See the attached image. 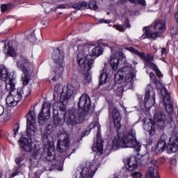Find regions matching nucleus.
<instances>
[{
    "label": "nucleus",
    "mask_w": 178,
    "mask_h": 178,
    "mask_svg": "<svg viewBox=\"0 0 178 178\" xmlns=\"http://www.w3.org/2000/svg\"><path fill=\"white\" fill-rule=\"evenodd\" d=\"M140 165H145L147 163V159H145L144 157H142L140 160Z\"/></svg>",
    "instance_id": "obj_47"
},
{
    "label": "nucleus",
    "mask_w": 178,
    "mask_h": 178,
    "mask_svg": "<svg viewBox=\"0 0 178 178\" xmlns=\"http://www.w3.org/2000/svg\"><path fill=\"white\" fill-rule=\"evenodd\" d=\"M127 49L129 51V52L135 54V55H138V56L140 58L141 60L145 63V66H147V67H149L150 69L154 70L158 77H161V76H162V72H161L156 65L152 63V61L154 60V56L150 54L145 55V54L138 51V50L134 49V47H128L127 48Z\"/></svg>",
    "instance_id": "obj_6"
},
{
    "label": "nucleus",
    "mask_w": 178,
    "mask_h": 178,
    "mask_svg": "<svg viewBox=\"0 0 178 178\" xmlns=\"http://www.w3.org/2000/svg\"><path fill=\"white\" fill-rule=\"evenodd\" d=\"M146 178H159V172L158 169L154 166H150L149 172L146 174Z\"/></svg>",
    "instance_id": "obj_27"
},
{
    "label": "nucleus",
    "mask_w": 178,
    "mask_h": 178,
    "mask_svg": "<svg viewBox=\"0 0 178 178\" xmlns=\"http://www.w3.org/2000/svg\"><path fill=\"white\" fill-rule=\"evenodd\" d=\"M0 178H2V175L0 174Z\"/></svg>",
    "instance_id": "obj_62"
},
{
    "label": "nucleus",
    "mask_w": 178,
    "mask_h": 178,
    "mask_svg": "<svg viewBox=\"0 0 178 178\" xmlns=\"http://www.w3.org/2000/svg\"><path fill=\"white\" fill-rule=\"evenodd\" d=\"M26 117L27 118V120H26L27 134L29 137H31V136H34V134L35 133V127H34V124L35 123L37 117L35 116V113L31 111H29V113L26 115Z\"/></svg>",
    "instance_id": "obj_15"
},
{
    "label": "nucleus",
    "mask_w": 178,
    "mask_h": 178,
    "mask_svg": "<svg viewBox=\"0 0 178 178\" xmlns=\"http://www.w3.org/2000/svg\"><path fill=\"white\" fill-rule=\"evenodd\" d=\"M154 120L156 124L159 129H165L166 124H168V120H166V115L163 111H156L154 115Z\"/></svg>",
    "instance_id": "obj_18"
},
{
    "label": "nucleus",
    "mask_w": 178,
    "mask_h": 178,
    "mask_svg": "<svg viewBox=\"0 0 178 178\" xmlns=\"http://www.w3.org/2000/svg\"><path fill=\"white\" fill-rule=\"evenodd\" d=\"M1 12L2 13L6 12V10H9V6L6 5V4H3L1 6Z\"/></svg>",
    "instance_id": "obj_42"
},
{
    "label": "nucleus",
    "mask_w": 178,
    "mask_h": 178,
    "mask_svg": "<svg viewBox=\"0 0 178 178\" xmlns=\"http://www.w3.org/2000/svg\"><path fill=\"white\" fill-rule=\"evenodd\" d=\"M175 17H176L177 22L178 23V12L175 14Z\"/></svg>",
    "instance_id": "obj_55"
},
{
    "label": "nucleus",
    "mask_w": 178,
    "mask_h": 178,
    "mask_svg": "<svg viewBox=\"0 0 178 178\" xmlns=\"http://www.w3.org/2000/svg\"><path fill=\"white\" fill-rule=\"evenodd\" d=\"M99 79H100V81H99L100 86H102L103 84H105V83H108V81H109V77H108V73L105 72H104L100 74Z\"/></svg>",
    "instance_id": "obj_31"
},
{
    "label": "nucleus",
    "mask_w": 178,
    "mask_h": 178,
    "mask_svg": "<svg viewBox=\"0 0 178 178\" xmlns=\"http://www.w3.org/2000/svg\"><path fill=\"white\" fill-rule=\"evenodd\" d=\"M51 118V103L45 102L42 104V111L38 116L40 124H44Z\"/></svg>",
    "instance_id": "obj_14"
},
{
    "label": "nucleus",
    "mask_w": 178,
    "mask_h": 178,
    "mask_svg": "<svg viewBox=\"0 0 178 178\" xmlns=\"http://www.w3.org/2000/svg\"><path fill=\"white\" fill-rule=\"evenodd\" d=\"M3 106L2 105L0 104V116L3 113Z\"/></svg>",
    "instance_id": "obj_51"
},
{
    "label": "nucleus",
    "mask_w": 178,
    "mask_h": 178,
    "mask_svg": "<svg viewBox=\"0 0 178 178\" xmlns=\"http://www.w3.org/2000/svg\"><path fill=\"white\" fill-rule=\"evenodd\" d=\"M176 163V159H172V160L171 161V163Z\"/></svg>",
    "instance_id": "obj_56"
},
{
    "label": "nucleus",
    "mask_w": 178,
    "mask_h": 178,
    "mask_svg": "<svg viewBox=\"0 0 178 178\" xmlns=\"http://www.w3.org/2000/svg\"><path fill=\"white\" fill-rule=\"evenodd\" d=\"M54 123L56 124V126H58L60 123V118L58 115H54Z\"/></svg>",
    "instance_id": "obj_41"
},
{
    "label": "nucleus",
    "mask_w": 178,
    "mask_h": 178,
    "mask_svg": "<svg viewBox=\"0 0 178 178\" xmlns=\"http://www.w3.org/2000/svg\"><path fill=\"white\" fill-rule=\"evenodd\" d=\"M91 58V56H88L84 53V50L79 51L77 56V63L78 65L83 68V70H91L92 69V65H94V60Z\"/></svg>",
    "instance_id": "obj_13"
},
{
    "label": "nucleus",
    "mask_w": 178,
    "mask_h": 178,
    "mask_svg": "<svg viewBox=\"0 0 178 178\" xmlns=\"http://www.w3.org/2000/svg\"><path fill=\"white\" fill-rule=\"evenodd\" d=\"M7 54L8 55H9V56H13V58H15V56H16V52L15 51V49H13V47L10 46H8Z\"/></svg>",
    "instance_id": "obj_38"
},
{
    "label": "nucleus",
    "mask_w": 178,
    "mask_h": 178,
    "mask_svg": "<svg viewBox=\"0 0 178 178\" xmlns=\"http://www.w3.org/2000/svg\"><path fill=\"white\" fill-rule=\"evenodd\" d=\"M56 9H65V6H59L56 8Z\"/></svg>",
    "instance_id": "obj_53"
},
{
    "label": "nucleus",
    "mask_w": 178,
    "mask_h": 178,
    "mask_svg": "<svg viewBox=\"0 0 178 178\" xmlns=\"http://www.w3.org/2000/svg\"><path fill=\"white\" fill-rule=\"evenodd\" d=\"M88 8L89 9H91V10H97V9H98L97 1L95 0H90L88 3Z\"/></svg>",
    "instance_id": "obj_37"
},
{
    "label": "nucleus",
    "mask_w": 178,
    "mask_h": 178,
    "mask_svg": "<svg viewBox=\"0 0 178 178\" xmlns=\"http://www.w3.org/2000/svg\"><path fill=\"white\" fill-rule=\"evenodd\" d=\"M128 1L132 3H140L143 6H145L146 5L145 0H120V2L121 3H126Z\"/></svg>",
    "instance_id": "obj_33"
},
{
    "label": "nucleus",
    "mask_w": 178,
    "mask_h": 178,
    "mask_svg": "<svg viewBox=\"0 0 178 178\" xmlns=\"http://www.w3.org/2000/svg\"><path fill=\"white\" fill-rule=\"evenodd\" d=\"M0 80L3 81L9 80V71L3 65H0Z\"/></svg>",
    "instance_id": "obj_26"
},
{
    "label": "nucleus",
    "mask_w": 178,
    "mask_h": 178,
    "mask_svg": "<svg viewBox=\"0 0 178 178\" xmlns=\"http://www.w3.org/2000/svg\"><path fill=\"white\" fill-rule=\"evenodd\" d=\"M17 66L18 69H20V70H22L24 74V76L22 78L24 86H27V84H29L30 82V76H29V73L30 70H31V67H33V64H31V63H30L29 59H27L26 57L21 56L17 62Z\"/></svg>",
    "instance_id": "obj_7"
},
{
    "label": "nucleus",
    "mask_w": 178,
    "mask_h": 178,
    "mask_svg": "<svg viewBox=\"0 0 178 178\" xmlns=\"http://www.w3.org/2000/svg\"><path fill=\"white\" fill-rule=\"evenodd\" d=\"M29 41H33V40L32 39H29Z\"/></svg>",
    "instance_id": "obj_63"
},
{
    "label": "nucleus",
    "mask_w": 178,
    "mask_h": 178,
    "mask_svg": "<svg viewBox=\"0 0 178 178\" xmlns=\"http://www.w3.org/2000/svg\"><path fill=\"white\" fill-rule=\"evenodd\" d=\"M104 53V49L101 47H95L92 49V55L93 56H99Z\"/></svg>",
    "instance_id": "obj_32"
},
{
    "label": "nucleus",
    "mask_w": 178,
    "mask_h": 178,
    "mask_svg": "<svg viewBox=\"0 0 178 178\" xmlns=\"http://www.w3.org/2000/svg\"><path fill=\"white\" fill-rule=\"evenodd\" d=\"M143 127L146 131H149L150 134H154V133H155V124L152 123L151 120L147 123L145 122Z\"/></svg>",
    "instance_id": "obj_28"
},
{
    "label": "nucleus",
    "mask_w": 178,
    "mask_h": 178,
    "mask_svg": "<svg viewBox=\"0 0 178 178\" xmlns=\"http://www.w3.org/2000/svg\"><path fill=\"white\" fill-rule=\"evenodd\" d=\"M79 109L72 108L69 111L68 113L64 114V119H66L67 126H76L83 123L86 116L91 111V99L87 94H83L79 98L78 103Z\"/></svg>",
    "instance_id": "obj_1"
},
{
    "label": "nucleus",
    "mask_w": 178,
    "mask_h": 178,
    "mask_svg": "<svg viewBox=\"0 0 178 178\" xmlns=\"http://www.w3.org/2000/svg\"><path fill=\"white\" fill-rule=\"evenodd\" d=\"M87 6H88V3H87V2L84 1L72 4V8L78 10H81V9H87Z\"/></svg>",
    "instance_id": "obj_29"
},
{
    "label": "nucleus",
    "mask_w": 178,
    "mask_h": 178,
    "mask_svg": "<svg viewBox=\"0 0 178 178\" xmlns=\"http://www.w3.org/2000/svg\"><path fill=\"white\" fill-rule=\"evenodd\" d=\"M47 155L48 156L51 157V159H49V161H53V159H55V155L52 154V153L48 152Z\"/></svg>",
    "instance_id": "obj_48"
},
{
    "label": "nucleus",
    "mask_w": 178,
    "mask_h": 178,
    "mask_svg": "<svg viewBox=\"0 0 178 178\" xmlns=\"http://www.w3.org/2000/svg\"><path fill=\"white\" fill-rule=\"evenodd\" d=\"M17 174L16 173V172H14L13 174V177H15V176H16Z\"/></svg>",
    "instance_id": "obj_58"
},
{
    "label": "nucleus",
    "mask_w": 178,
    "mask_h": 178,
    "mask_svg": "<svg viewBox=\"0 0 178 178\" xmlns=\"http://www.w3.org/2000/svg\"><path fill=\"white\" fill-rule=\"evenodd\" d=\"M151 86L146 90L145 95V102L144 105L145 108L149 111L153 105L155 104V92L154 91H151Z\"/></svg>",
    "instance_id": "obj_16"
},
{
    "label": "nucleus",
    "mask_w": 178,
    "mask_h": 178,
    "mask_svg": "<svg viewBox=\"0 0 178 178\" xmlns=\"http://www.w3.org/2000/svg\"><path fill=\"white\" fill-rule=\"evenodd\" d=\"M131 176L134 178H141V172H135L134 173L131 174Z\"/></svg>",
    "instance_id": "obj_45"
},
{
    "label": "nucleus",
    "mask_w": 178,
    "mask_h": 178,
    "mask_svg": "<svg viewBox=\"0 0 178 178\" xmlns=\"http://www.w3.org/2000/svg\"><path fill=\"white\" fill-rule=\"evenodd\" d=\"M128 166L127 169L129 172H134L137 169V165L138 164V161H137V159L136 156H131L128 159L127 161Z\"/></svg>",
    "instance_id": "obj_23"
},
{
    "label": "nucleus",
    "mask_w": 178,
    "mask_h": 178,
    "mask_svg": "<svg viewBox=\"0 0 178 178\" xmlns=\"http://www.w3.org/2000/svg\"><path fill=\"white\" fill-rule=\"evenodd\" d=\"M153 27L155 32H152L149 27L143 29L144 34L142 35V39L149 38L150 40H156L158 37H161L163 33L166 30V24L161 19H156L153 23Z\"/></svg>",
    "instance_id": "obj_4"
},
{
    "label": "nucleus",
    "mask_w": 178,
    "mask_h": 178,
    "mask_svg": "<svg viewBox=\"0 0 178 178\" xmlns=\"http://www.w3.org/2000/svg\"><path fill=\"white\" fill-rule=\"evenodd\" d=\"M31 37H32V38H33V40L35 39V38L34 37V35H32Z\"/></svg>",
    "instance_id": "obj_59"
},
{
    "label": "nucleus",
    "mask_w": 178,
    "mask_h": 178,
    "mask_svg": "<svg viewBox=\"0 0 178 178\" xmlns=\"http://www.w3.org/2000/svg\"><path fill=\"white\" fill-rule=\"evenodd\" d=\"M19 124H15L13 127V130L14 131V137H16V134H17L19 129Z\"/></svg>",
    "instance_id": "obj_40"
},
{
    "label": "nucleus",
    "mask_w": 178,
    "mask_h": 178,
    "mask_svg": "<svg viewBox=\"0 0 178 178\" xmlns=\"http://www.w3.org/2000/svg\"><path fill=\"white\" fill-rule=\"evenodd\" d=\"M109 118H111L114 124V126L119 129L120 127V122L122 120V115L116 107L109 106Z\"/></svg>",
    "instance_id": "obj_17"
},
{
    "label": "nucleus",
    "mask_w": 178,
    "mask_h": 178,
    "mask_svg": "<svg viewBox=\"0 0 178 178\" xmlns=\"http://www.w3.org/2000/svg\"><path fill=\"white\" fill-rule=\"evenodd\" d=\"M115 92L117 95H121L123 94V88L119 87L118 90H115Z\"/></svg>",
    "instance_id": "obj_44"
},
{
    "label": "nucleus",
    "mask_w": 178,
    "mask_h": 178,
    "mask_svg": "<svg viewBox=\"0 0 178 178\" xmlns=\"http://www.w3.org/2000/svg\"><path fill=\"white\" fill-rule=\"evenodd\" d=\"M110 65L112 67L113 70H118L119 67V57H115V56H111Z\"/></svg>",
    "instance_id": "obj_30"
},
{
    "label": "nucleus",
    "mask_w": 178,
    "mask_h": 178,
    "mask_svg": "<svg viewBox=\"0 0 178 178\" xmlns=\"http://www.w3.org/2000/svg\"><path fill=\"white\" fill-rule=\"evenodd\" d=\"M166 48H163L162 49H161V55H162V56H163V55H166Z\"/></svg>",
    "instance_id": "obj_50"
},
{
    "label": "nucleus",
    "mask_w": 178,
    "mask_h": 178,
    "mask_svg": "<svg viewBox=\"0 0 178 178\" xmlns=\"http://www.w3.org/2000/svg\"><path fill=\"white\" fill-rule=\"evenodd\" d=\"M121 143L124 148H135L136 151H140L141 148V145L136 138V131L133 129H130L127 134L123 136L121 138Z\"/></svg>",
    "instance_id": "obj_8"
},
{
    "label": "nucleus",
    "mask_w": 178,
    "mask_h": 178,
    "mask_svg": "<svg viewBox=\"0 0 178 178\" xmlns=\"http://www.w3.org/2000/svg\"><path fill=\"white\" fill-rule=\"evenodd\" d=\"M166 140H168V136L165 134L161 135L156 146V151L162 154V152L166 149L168 147V145H166Z\"/></svg>",
    "instance_id": "obj_22"
},
{
    "label": "nucleus",
    "mask_w": 178,
    "mask_h": 178,
    "mask_svg": "<svg viewBox=\"0 0 178 178\" xmlns=\"http://www.w3.org/2000/svg\"><path fill=\"white\" fill-rule=\"evenodd\" d=\"M63 136V140H60V139L58 140V144H57V151L58 152H60L62 154L64 151H65V148H67L69 145H70V139L69 138V135L64 134Z\"/></svg>",
    "instance_id": "obj_20"
},
{
    "label": "nucleus",
    "mask_w": 178,
    "mask_h": 178,
    "mask_svg": "<svg viewBox=\"0 0 178 178\" xmlns=\"http://www.w3.org/2000/svg\"><path fill=\"white\" fill-rule=\"evenodd\" d=\"M6 90L10 92L6 99V105L10 107L16 106L23 98V89L22 88H18L15 93H12L16 90V79L11 78L8 83L6 82Z\"/></svg>",
    "instance_id": "obj_2"
},
{
    "label": "nucleus",
    "mask_w": 178,
    "mask_h": 178,
    "mask_svg": "<svg viewBox=\"0 0 178 178\" xmlns=\"http://www.w3.org/2000/svg\"><path fill=\"white\" fill-rule=\"evenodd\" d=\"M125 24H126L127 27H128L129 29H130V27H131V26H130V24L129 23V21L125 22Z\"/></svg>",
    "instance_id": "obj_52"
},
{
    "label": "nucleus",
    "mask_w": 178,
    "mask_h": 178,
    "mask_svg": "<svg viewBox=\"0 0 178 178\" xmlns=\"http://www.w3.org/2000/svg\"><path fill=\"white\" fill-rule=\"evenodd\" d=\"M16 166L15 170L17 172H20L24 168H26V163H24V158L23 157H17L15 160Z\"/></svg>",
    "instance_id": "obj_25"
},
{
    "label": "nucleus",
    "mask_w": 178,
    "mask_h": 178,
    "mask_svg": "<svg viewBox=\"0 0 178 178\" xmlns=\"http://www.w3.org/2000/svg\"><path fill=\"white\" fill-rule=\"evenodd\" d=\"M113 27L114 29H115V30H118V31H121V32H123L126 30V29H124V26L120 24L113 25Z\"/></svg>",
    "instance_id": "obj_39"
},
{
    "label": "nucleus",
    "mask_w": 178,
    "mask_h": 178,
    "mask_svg": "<svg viewBox=\"0 0 178 178\" xmlns=\"http://www.w3.org/2000/svg\"><path fill=\"white\" fill-rule=\"evenodd\" d=\"M101 163L98 160H93L91 163L81 164L75 171L76 178H92Z\"/></svg>",
    "instance_id": "obj_3"
},
{
    "label": "nucleus",
    "mask_w": 178,
    "mask_h": 178,
    "mask_svg": "<svg viewBox=\"0 0 178 178\" xmlns=\"http://www.w3.org/2000/svg\"><path fill=\"white\" fill-rule=\"evenodd\" d=\"M20 147L26 152H32L33 159H41L44 155V149L40 148L39 145H34L33 147V140L31 138H22L19 140Z\"/></svg>",
    "instance_id": "obj_5"
},
{
    "label": "nucleus",
    "mask_w": 178,
    "mask_h": 178,
    "mask_svg": "<svg viewBox=\"0 0 178 178\" xmlns=\"http://www.w3.org/2000/svg\"><path fill=\"white\" fill-rule=\"evenodd\" d=\"M136 69L133 67L131 64H126L119 70L117 76H120V79H124L125 81L130 83V81H133L134 77H136Z\"/></svg>",
    "instance_id": "obj_10"
},
{
    "label": "nucleus",
    "mask_w": 178,
    "mask_h": 178,
    "mask_svg": "<svg viewBox=\"0 0 178 178\" xmlns=\"http://www.w3.org/2000/svg\"><path fill=\"white\" fill-rule=\"evenodd\" d=\"M74 94V87L72 85H67L63 87V92L60 97V102L63 106H59L61 112L66 111V104L69 102V99L73 97Z\"/></svg>",
    "instance_id": "obj_9"
},
{
    "label": "nucleus",
    "mask_w": 178,
    "mask_h": 178,
    "mask_svg": "<svg viewBox=\"0 0 178 178\" xmlns=\"http://www.w3.org/2000/svg\"><path fill=\"white\" fill-rule=\"evenodd\" d=\"M42 140L44 144H48L49 145L54 143V138L49 132L48 133V129H45L44 133L42 134Z\"/></svg>",
    "instance_id": "obj_24"
},
{
    "label": "nucleus",
    "mask_w": 178,
    "mask_h": 178,
    "mask_svg": "<svg viewBox=\"0 0 178 178\" xmlns=\"http://www.w3.org/2000/svg\"><path fill=\"white\" fill-rule=\"evenodd\" d=\"M99 23H106V24H109L111 22V20H105V19H99Z\"/></svg>",
    "instance_id": "obj_49"
},
{
    "label": "nucleus",
    "mask_w": 178,
    "mask_h": 178,
    "mask_svg": "<svg viewBox=\"0 0 178 178\" xmlns=\"http://www.w3.org/2000/svg\"><path fill=\"white\" fill-rule=\"evenodd\" d=\"M54 73L56 75L52 79L53 81H56V80H58V79H59V77H62V73L60 74H58V72H56L55 71H54Z\"/></svg>",
    "instance_id": "obj_46"
},
{
    "label": "nucleus",
    "mask_w": 178,
    "mask_h": 178,
    "mask_svg": "<svg viewBox=\"0 0 178 178\" xmlns=\"http://www.w3.org/2000/svg\"><path fill=\"white\" fill-rule=\"evenodd\" d=\"M80 48H81V46H79V47H78V49H80Z\"/></svg>",
    "instance_id": "obj_61"
},
{
    "label": "nucleus",
    "mask_w": 178,
    "mask_h": 178,
    "mask_svg": "<svg viewBox=\"0 0 178 178\" xmlns=\"http://www.w3.org/2000/svg\"><path fill=\"white\" fill-rule=\"evenodd\" d=\"M165 95L163 98V101L165 105V109L166 112L169 113V115H172L173 113V102L170 100V94L168 92V90H164Z\"/></svg>",
    "instance_id": "obj_19"
},
{
    "label": "nucleus",
    "mask_w": 178,
    "mask_h": 178,
    "mask_svg": "<svg viewBox=\"0 0 178 178\" xmlns=\"http://www.w3.org/2000/svg\"><path fill=\"white\" fill-rule=\"evenodd\" d=\"M89 130L97 127V134L96 136V142L94 146L92 147V151L95 152H97L98 154H102V149L104 148V145L102 144V138H101V126L99 125V122H94L89 124L88 126Z\"/></svg>",
    "instance_id": "obj_12"
},
{
    "label": "nucleus",
    "mask_w": 178,
    "mask_h": 178,
    "mask_svg": "<svg viewBox=\"0 0 178 178\" xmlns=\"http://www.w3.org/2000/svg\"><path fill=\"white\" fill-rule=\"evenodd\" d=\"M51 58L56 66L54 72L57 74H62L63 73V59L65 58L63 51H60L59 48H56L53 51Z\"/></svg>",
    "instance_id": "obj_11"
},
{
    "label": "nucleus",
    "mask_w": 178,
    "mask_h": 178,
    "mask_svg": "<svg viewBox=\"0 0 178 178\" xmlns=\"http://www.w3.org/2000/svg\"><path fill=\"white\" fill-rule=\"evenodd\" d=\"M134 65L136 66V65H138V63L136 62V61H134L133 62Z\"/></svg>",
    "instance_id": "obj_57"
},
{
    "label": "nucleus",
    "mask_w": 178,
    "mask_h": 178,
    "mask_svg": "<svg viewBox=\"0 0 178 178\" xmlns=\"http://www.w3.org/2000/svg\"><path fill=\"white\" fill-rule=\"evenodd\" d=\"M83 79H84V82L85 83H91V74H90V70L86 71L83 70Z\"/></svg>",
    "instance_id": "obj_34"
},
{
    "label": "nucleus",
    "mask_w": 178,
    "mask_h": 178,
    "mask_svg": "<svg viewBox=\"0 0 178 178\" xmlns=\"http://www.w3.org/2000/svg\"><path fill=\"white\" fill-rule=\"evenodd\" d=\"M169 123H170V122H173V118L170 115L169 116Z\"/></svg>",
    "instance_id": "obj_54"
},
{
    "label": "nucleus",
    "mask_w": 178,
    "mask_h": 178,
    "mask_svg": "<svg viewBox=\"0 0 178 178\" xmlns=\"http://www.w3.org/2000/svg\"><path fill=\"white\" fill-rule=\"evenodd\" d=\"M178 150V137L172 136L167 145V151L168 154L177 152Z\"/></svg>",
    "instance_id": "obj_21"
},
{
    "label": "nucleus",
    "mask_w": 178,
    "mask_h": 178,
    "mask_svg": "<svg viewBox=\"0 0 178 178\" xmlns=\"http://www.w3.org/2000/svg\"><path fill=\"white\" fill-rule=\"evenodd\" d=\"M149 77L152 83L154 84L155 87L158 88V84H159V80L156 79V76H155V74H154V72H150Z\"/></svg>",
    "instance_id": "obj_35"
},
{
    "label": "nucleus",
    "mask_w": 178,
    "mask_h": 178,
    "mask_svg": "<svg viewBox=\"0 0 178 178\" xmlns=\"http://www.w3.org/2000/svg\"><path fill=\"white\" fill-rule=\"evenodd\" d=\"M149 77L152 83L154 84L155 87L158 88V84H159V80L156 79V76H155V74H154V72H150Z\"/></svg>",
    "instance_id": "obj_36"
},
{
    "label": "nucleus",
    "mask_w": 178,
    "mask_h": 178,
    "mask_svg": "<svg viewBox=\"0 0 178 178\" xmlns=\"http://www.w3.org/2000/svg\"><path fill=\"white\" fill-rule=\"evenodd\" d=\"M113 143V144H115V143L118 144V141H115V140H114Z\"/></svg>",
    "instance_id": "obj_60"
},
{
    "label": "nucleus",
    "mask_w": 178,
    "mask_h": 178,
    "mask_svg": "<svg viewBox=\"0 0 178 178\" xmlns=\"http://www.w3.org/2000/svg\"><path fill=\"white\" fill-rule=\"evenodd\" d=\"M150 163H152V166H153L154 168V169H157L158 170V162L156 161V160L155 159H152L151 161H150Z\"/></svg>",
    "instance_id": "obj_43"
}]
</instances>
